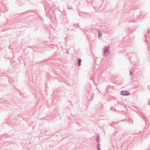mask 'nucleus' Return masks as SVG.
Segmentation results:
<instances>
[{"label":"nucleus","mask_w":150,"mask_h":150,"mask_svg":"<svg viewBox=\"0 0 150 150\" xmlns=\"http://www.w3.org/2000/svg\"><path fill=\"white\" fill-rule=\"evenodd\" d=\"M129 94V92L127 91H123L120 92V94L122 96H128Z\"/></svg>","instance_id":"f03ea898"},{"label":"nucleus","mask_w":150,"mask_h":150,"mask_svg":"<svg viewBox=\"0 0 150 150\" xmlns=\"http://www.w3.org/2000/svg\"><path fill=\"white\" fill-rule=\"evenodd\" d=\"M80 29H81V30H82V28H80Z\"/></svg>","instance_id":"4468645a"},{"label":"nucleus","mask_w":150,"mask_h":150,"mask_svg":"<svg viewBox=\"0 0 150 150\" xmlns=\"http://www.w3.org/2000/svg\"><path fill=\"white\" fill-rule=\"evenodd\" d=\"M98 36L99 37H100L101 36V35L100 34V30H98Z\"/></svg>","instance_id":"1a4fd4ad"},{"label":"nucleus","mask_w":150,"mask_h":150,"mask_svg":"<svg viewBox=\"0 0 150 150\" xmlns=\"http://www.w3.org/2000/svg\"><path fill=\"white\" fill-rule=\"evenodd\" d=\"M149 32V30H148L147 31V33H148Z\"/></svg>","instance_id":"ddd939ff"},{"label":"nucleus","mask_w":150,"mask_h":150,"mask_svg":"<svg viewBox=\"0 0 150 150\" xmlns=\"http://www.w3.org/2000/svg\"><path fill=\"white\" fill-rule=\"evenodd\" d=\"M132 71H131V70H130L129 71V75H130V76L132 75Z\"/></svg>","instance_id":"9b49d317"},{"label":"nucleus","mask_w":150,"mask_h":150,"mask_svg":"<svg viewBox=\"0 0 150 150\" xmlns=\"http://www.w3.org/2000/svg\"><path fill=\"white\" fill-rule=\"evenodd\" d=\"M132 54H133V53H132V52H129L128 54V55H129V57H132Z\"/></svg>","instance_id":"9d476101"},{"label":"nucleus","mask_w":150,"mask_h":150,"mask_svg":"<svg viewBox=\"0 0 150 150\" xmlns=\"http://www.w3.org/2000/svg\"><path fill=\"white\" fill-rule=\"evenodd\" d=\"M97 150H101L100 148V144H98L97 145Z\"/></svg>","instance_id":"423d86ee"},{"label":"nucleus","mask_w":150,"mask_h":150,"mask_svg":"<svg viewBox=\"0 0 150 150\" xmlns=\"http://www.w3.org/2000/svg\"><path fill=\"white\" fill-rule=\"evenodd\" d=\"M45 9L46 12H48V14H49L50 13V8H49V9H48V10H47L46 9V7H45Z\"/></svg>","instance_id":"0eeeda50"},{"label":"nucleus","mask_w":150,"mask_h":150,"mask_svg":"<svg viewBox=\"0 0 150 150\" xmlns=\"http://www.w3.org/2000/svg\"><path fill=\"white\" fill-rule=\"evenodd\" d=\"M93 6L94 8V9L95 10H98V9H99L100 7V6L98 5V3H97L96 5V4H95L94 5H93Z\"/></svg>","instance_id":"7ed1b4c3"},{"label":"nucleus","mask_w":150,"mask_h":150,"mask_svg":"<svg viewBox=\"0 0 150 150\" xmlns=\"http://www.w3.org/2000/svg\"><path fill=\"white\" fill-rule=\"evenodd\" d=\"M81 59H78V62L77 63V65L78 66H80L81 65Z\"/></svg>","instance_id":"20e7f679"},{"label":"nucleus","mask_w":150,"mask_h":150,"mask_svg":"<svg viewBox=\"0 0 150 150\" xmlns=\"http://www.w3.org/2000/svg\"><path fill=\"white\" fill-rule=\"evenodd\" d=\"M96 140L97 142H99V136H97L96 138Z\"/></svg>","instance_id":"6e6552de"},{"label":"nucleus","mask_w":150,"mask_h":150,"mask_svg":"<svg viewBox=\"0 0 150 150\" xmlns=\"http://www.w3.org/2000/svg\"><path fill=\"white\" fill-rule=\"evenodd\" d=\"M129 122H130V124L132 123H133L132 120V119H130V120H129Z\"/></svg>","instance_id":"f8f14e48"},{"label":"nucleus","mask_w":150,"mask_h":150,"mask_svg":"<svg viewBox=\"0 0 150 150\" xmlns=\"http://www.w3.org/2000/svg\"><path fill=\"white\" fill-rule=\"evenodd\" d=\"M4 9L5 11L7 10V7L4 5L3 6L1 7V10H2V11L3 12L4 10H3V9Z\"/></svg>","instance_id":"39448f33"},{"label":"nucleus","mask_w":150,"mask_h":150,"mask_svg":"<svg viewBox=\"0 0 150 150\" xmlns=\"http://www.w3.org/2000/svg\"><path fill=\"white\" fill-rule=\"evenodd\" d=\"M67 53H68V51H67Z\"/></svg>","instance_id":"2eb2a0df"},{"label":"nucleus","mask_w":150,"mask_h":150,"mask_svg":"<svg viewBox=\"0 0 150 150\" xmlns=\"http://www.w3.org/2000/svg\"><path fill=\"white\" fill-rule=\"evenodd\" d=\"M109 47L105 46L103 50V54L105 56L108 55L109 52Z\"/></svg>","instance_id":"f257e3e1"}]
</instances>
